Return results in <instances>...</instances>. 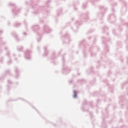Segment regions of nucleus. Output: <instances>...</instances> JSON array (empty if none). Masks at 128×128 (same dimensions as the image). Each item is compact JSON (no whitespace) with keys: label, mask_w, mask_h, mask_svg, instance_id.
<instances>
[{"label":"nucleus","mask_w":128,"mask_h":128,"mask_svg":"<svg viewBox=\"0 0 128 128\" xmlns=\"http://www.w3.org/2000/svg\"><path fill=\"white\" fill-rule=\"evenodd\" d=\"M22 48H24L22 46H18L17 48V50H18V52H22Z\"/></svg>","instance_id":"nucleus-15"},{"label":"nucleus","mask_w":128,"mask_h":128,"mask_svg":"<svg viewBox=\"0 0 128 128\" xmlns=\"http://www.w3.org/2000/svg\"><path fill=\"white\" fill-rule=\"evenodd\" d=\"M10 6H13V8H14L12 9V12L14 16H16V14H18L19 12L18 8H16V5L12 3H10Z\"/></svg>","instance_id":"nucleus-6"},{"label":"nucleus","mask_w":128,"mask_h":128,"mask_svg":"<svg viewBox=\"0 0 128 128\" xmlns=\"http://www.w3.org/2000/svg\"><path fill=\"white\" fill-rule=\"evenodd\" d=\"M48 2H50V0H48Z\"/></svg>","instance_id":"nucleus-35"},{"label":"nucleus","mask_w":128,"mask_h":128,"mask_svg":"<svg viewBox=\"0 0 128 128\" xmlns=\"http://www.w3.org/2000/svg\"><path fill=\"white\" fill-rule=\"evenodd\" d=\"M102 30H105L106 32H108V29L106 27H104V28H103Z\"/></svg>","instance_id":"nucleus-19"},{"label":"nucleus","mask_w":128,"mask_h":128,"mask_svg":"<svg viewBox=\"0 0 128 128\" xmlns=\"http://www.w3.org/2000/svg\"><path fill=\"white\" fill-rule=\"evenodd\" d=\"M84 56L86 57V54H84Z\"/></svg>","instance_id":"nucleus-38"},{"label":"nucleus","mask_w":128,"mask_h":128,"mask_svg":"<svg viewBox=\"0 0 128 128\" xmlns=\"http://www.w3.org/2000/svg\"><path fill=\"white\" fill-rule=\"evenodd\" d=\"M53 64H54V62H53Z\"/></svg>","instance_id":"nucleus-45"},{"label":"nucleus","mask_w":128,"mask_h":128,"mask_svg":"<svg viewBox=\"0 0 128 128\" xmlns=\"http://www.w3.org/2000/svg\"><path fill=\"white\" fill-rule=\"evenodd\" d=\"M14 26L15 28H20V24L16 22L14 24Z\"/></svg>","instance_id":"nucleus-14"},{"label":"nucleus","mask_w":128,"mask_h":128,"mask_svg":"<svg viewBox=\"0 0 128 128\" xmlns=\"http://www.w3.org/2000/svg\"><path fill=\"white\" fill-rule=\"evenodd\" d=\"M77 97H78V94H77L76 90H74L73 98H76Z\"/></svg>","instance_id":"nucleus-11"},{"label":"nucleus","mask_w":128,"mask_h":128,"mask_svg":"<svg viewBox=\"0 0 128 128\" xmlns=\"http://www.w3.org/2000/svg\"><path fill=\"white\" fill-rule=\"evenodd\" d=\"M13 56H16V54H13Z\"/></svg>","instance_id":"nucleus-32"},{"label":"nucleus","mask_w":128,"mask_h":128,"mask_svg":"<svg viewBox=\"0 0 128 128\" xmlns=\"http://www.w3.org/2000/svg\"><path fill=\"white\" fill-rule=\"evenodd\" d=\"M36 110L38 112V110H36Z\"/></svg>","instance_id":"nucleus-49"},{"label":"nucleus","mask_w":128,"mask_h":128,"mask_svg":"<svg viewBox=\"0 0 128 128\" xmlns=\"http://www.w3.org/2000/svg\"><path fill=\"white\" fill-rule=\"evenodd\" d=\"M100 8L101 10V12L99 13L98 16H100V18H102L104 16V14L106 12V8L104 6H100Z\"/></svg>","instance_id":"nucleus-5"},{"label":"nucleus","mask_w":128,"mask_h":128,"mask_svg":"<svg viewBox=\"0 0 128 128\" xmlns=\"http://www.w3.org/2000/svg\"><path fill=\"white\" fill-rule=\"evenodd\" d=\"M0 54H2V50H0Z\"/></svg>","instance_id":"nucleus-36"},{"label":"nucleus","mask_w":128,"mask_h":128,"mask_svg":"<svg viewBox=\"0 0 128 128\" xmlns=\"http://www.w3.org/2000/svg\"><path fill=\"white\" fill-rule=\"evenodd\" d=\"M105 50L107 51L108 52V48L106 47Z\"/></svg>","instance_id":"nucleus-28"},{"label":"nucleus","mask_w":128,"mask_h":128,"mask_svg":"<svg viewBox=\"0 0 128 128\" xmlns=\"http://www.w3.org/2000/svg\"><path fill=\"white\" fill-rule=\"evenodd\" d=\"M74 32H76V28H75V30H74Z\"/></svg>","instance_id":"nucleus-33"},{"label":"nucleus","mask_w":128,"mask_h":128,"mask_svg":"<svg viewBox=\"0 0 128 128\" xmlns=\"http://www.w3.org/2000/svg\"><path fill=\"white\" fill-rule=\"evenodd\" d=\"M87 14H88V13H87L86 14L80 15L79 20L76 22L75 24H78V26H80L82 24L83 22H86V18L88 16Z\"/></svg>","instance_id":"nucleus-2"},{"label":"nucleus","mask_w":128,"mask_h":128,"mask_svg":"<svg viewBox=\"0 0 128 128\" xmlns=\"http://www.w3.org/2000/svg\"><path fill=\"white\" fill-rule=\"evenodd\" d=\"M85 40H83L81 42L80 44H84Z\"/></svg>","instance_id":"nucleus-25"},{"label":"nucleus","mask_w":128,"mask_h":128,"mask_svg":"<svg viewBox=\"0 0 128 128\" xmlns=\"http://www.w3.org/2000/svg\"><path fill=\"white\" fill-rule=\"evenodd\" d=\"M2 34V30H0V34Z\"/></svg>","instance_id":"nucleus-31"},{"label":"nucleus","mask_w":128,"mask_h":128,"mask_svg":"<svg viewBox=\"0 0 128 128\" xmlns=\"http://www.w3.org/2000/svg\"><path fill=\"white\" fill-rule=\"evenodd\" d=\"M63 60V74H68L70 72V69L68 68V67L65 66H64V58H63L62 59Z\"/></svg>","instance_id":"nucleus-8"},{"label":"nucleus","mask_w":128,"mask_h":128,"mask_svg":"<svg viewBox=\"0 0 128 128\" xmlns=\"http://www.w3.org/2000/svg\"><path fill=\"white\" fill-rule=\"evenodd\" d=\"M23 34H24V36H28V34H26V32H24Z\"/></svg>","instance_id":"nucleus-26"},{"label":"nucleus","mask_w":128,"mask_h":128,"mask_svg":"<svg viewBox=\"0 0 128 128\" xmlns=\"http://www.w3.org/2000/svg\"><path fill=\"white\" fill-rule=\"evenodd\" d=\"M86 50H88V46L86 47Z\"/></svg>","instance_id":"nucleus-47"},{"label":"nucleus","mask_w":128,"mask_h":128,"mask_svg":"<svg viewBox=\"0 0 128 128\" xmlns=\"http://www.w3.org/2000/svg\"><path fill=\"white\" fill-rule=\"evenodd\" d=\"M72 20H74V18H72Z\"/></svg>","instance_id":"nucleus-44"},{"label":"nucleus","mask_w":128,"mask_h":128,"mask_svg":"<svg viewBox=\"0 0 128 128\" xmlns=\"http://www.w3.org/2000/svg\"><path fill=\"white\" fill-rule=\"evenodd\" d=\"M24 24L26 28V30H28V24L26 22H24Z\"/></svg>","instance_id":"nucleus-21"},{"label":"nucleus","mask_w":128,"mask_h":128,"mask_svg":"<svg viewBox=\"0 0 128 128\" xmlns=\"http://www.w3.org/2000/svg\"><path fill=\"white\" fill-rule=\"evenodd\" d=\"M43 31L44 34H50L52 29L48 27V25H44L43 28Z\"/></svg>","instance_id":"nucleus-7"},{"label":"nucleus","mask_w":128,"mask_h":128,"mask_svg":"<svg viewBox=\"0 0 128 128\" xmlns=\"http://www.w3.org/2000/svg\"><path fill=\"white\" fill-rule=\"evenodd\" d=\"M14 60H18V58H15Z\"/></svg>","instance_id":"nucleus-39"},{"label":"nucleus","mask_w":128,"mask_h":128,"mask_svg":"<svg viewBox=\"0 0 128 128\" xmlns=\"http://www.w3.org/2000/svg\"><path fill=\"white\" fill-rule=\"evenodd\" d=\"M38 50H40V47H38Z\"/></svg>","instance_id":"nucleus-34"},{"label":"nucleus","mask_w":128,"mask_h":128,"mask_svg":"<svg viewBox=\"0 0 128 128\" xmlns=\"http://www.w3.org/2000/svg\"><path fill=\"white\" fill-rule=\"evenodd\" d=\"M62 14V10L60 9L57 12V16H60Z\"/></svg>","instance_id":"nucleus-17"},{"label":"nucleus","mask_w":128,"mask_h":128,"mask_svg":"<svg viewBox=\"0 0 128 128\" xmlns=\"http://www.w3.org/2000/svg\"><path fill=\"white\" fill-rule=\"evenodd\" d=\"M37 42H40V38L39 39H38Z\"/></svg>","instance_id":"nucleus-29"},{"label":"nucleus","mask_w":128,"mask_h":128,"mask_svg":"<svg viewBox=\"0 0 128 128\" xmlns=\"http://www.w3.org/2000/svg\"><path fill=\"white\" fill-rule=\"evenodd\" d=\"M13 36H15L16 38V40L18 42H20V39L18 38V34H16V33H14Z\"/></svg>","instance_id":"nucleus-12"},{"label":"nucleus","mask_w":128,"mask_h":128,"mask_svg":"<svg viewBox=\"0 0 128 128\" xmlns=\"http://www.w3.org/2000/svg\"><path fill=\"white\" fill-rule=\"evenodd\" d=\"M32 30L34 32H38V30H40V26L38 25H34L32 28Z\"/></svg>","instance_id":"nucleus-9"},{"label":"nucleus","mask_w":128,"mask_h":128,"mask_svg":"<svg viewBox=\"0 0 128 128\" xmlns=\"http://www.w3.org/2000/svg\"><path fill=\"white\" fill-rule=\"evenodd\" d=\"M15 72H16L15 78H18V76H20V70L18 67H16L15 68Z\"/></svg>","instance_id":"nucleus-10"},{"label":"nucleus","mask_w":128,"mask_h":128,"mask_svg":"<svg viewBox=\"0 0 128 128\" xmlns=\"http://www.w3.org/2000/svg\"><path fill=\"white\" fill-rule=\"evenodd\" d=\"M12 64V59H10L9 61L7 62V64L10 65Z\"/></svg>","instance_id":"nucleus-16"},{"label":"nucleus","mask_w":128,"mask_h":128,"mask_svg":"<svg viewBox=\"0 0 128 128\" xmlns=\"http://www.w3.org/2000/svg\"><path fill=\"white\" fill-rule=\"evenodd\" d=\"M72 80H70V84H72Z\"/></svg>","instance_id":"nucleus-30"},{"label":"nucleus","mask_w":128,"mask_h":128,"mask_svg":"<svg viewBox=\"0 0 128 128\" xmlns=\"http://www.w3.org/2000/svg\"><path fill=\"white\" fill-rule=\"evenodd\" d=\"M63 44H68L70 41V35L66 33L61 37Z\"/></svg>","instance_id":"nucleus-3"},{"label":"nucleus","mask_w":128,"mask_h":128,"mask_svg":"<svg viewBox=\"0 0 128 128\" xmlns=\"http://www.w3.org/2000/svg\"><path fill=\"white\" fill-rule=\"evenodd\" d=\"M8 84H12V81H10V80H8Z\"/></svg>","instance_id":"nucleus-22"},{"label":"nucleus","mask_w":128,"mask_h":128,"mask_svg":"<svg viewBox=\"0 0 128 128\" xmlns=\"http://www.w3.org/2000/svg\"><path fill=\"white\" fill-rule=\"evenodd\" d=\"M44 54H43V56H48V50H46V47H45L44 48Z\"/></svg>","instance_id":"nucleus-13"},{"label":"nucleus","mask_w":128,"mask_h":128,"mask_svg":"<svg viewBox=\"0 0 128 128\" xmlns=\"http://www.w3.org/2000/svg\"><path fill=\"white\" fill-rule=\"evenodd\" d=\"M102 42H106V38H102Z\"/></svg>","instance_id":"nucleus-27"},{"label":"nucleus","mask_w":128,"mask_h":128,"mask_svg":"<svg viewBox=\"0 0 128 128\" xmlns=\"http://www.w3.org/2000/svg\"><path fill=\"white\" fill-rule=\"evenodd\" d=\"M4 44H6V42H4Z\"/></svg>","instance_id":"nucleus-46"},{"label":"nucleus","mask_w":128,"mask_h":128,"mask_svg":"<svg viewBox=\"0 0 128 128\" xmlns=\"http://www.w3.org/2000/svg\"><path fill=\"white\" fill-rule=\"evenodd\" d=\"M32 50H26L24 53L25 58L26 60H30L32 58Z\"/></svg>","instance_id":"nucleus-4"},{"label":"nucleus","mask_w":128,"mask_h":128,"mask_svg":"<svg viewBox=\"0 0 128 128\" xmlns=\"http://www.w3.org/2000/svg\"><path fill=\"white\" fill-rule=\"evenodd\" d=\"M5 50H8V48H6Z\"/></svg>","instance_id":"nucleus-37"},{"label":"nucleus","mask_w":128,"mask_h":128,"mask_svg":"<svg viewBox=\"0 0 128 128\" xmlns=\"http://www.w3.org/2000/svg\"><path fill=\"white\" fill-rule=\"evenodd\" d=\"M10 52H7L6 56H8V58L10 56Z\"/></svg>","instance_id":"nucleus-20"},{"label":"nucleus","mask_w":128,"mask_h":128,"mask_svg":"<svg viewBox=\"0 0 128 128\" xmlns=\"http://www.w3.org/2000/svg\"><path fill=\"white\" fill-rule=\"evenodd\" d=\"M8 24H10V22L8 23Z\"/></svg>","instance_id":"nucleus-43"},{"label":"nucleus","mask_w":128,"mask_h":128,"mask_svg":"<svg viewBox=\"0 0 128 128\" xmlns=\"http://www.w3.org/2000/svg\"><path fill=\"white\" fill-rule=\"evenodd\" d=\"M0 62H2V60H1Z\"/></svg>","instance_id":"nucleus-48"},{"label":"nucleus","mask_w":128,"mask_h":128,"mask_svg":"<svg viewBox=\"0 0 128 128\" xmlns=\"http://www.w3.org/2000/svg\"><path fill=\"white\" fill-rule=\"evenodd\" d=\"M26 4H28V2H26Z\"/></svg>","instance_id":"nucleus-42"},{"label":"nucleus","mask_w":128,"mask_h":128,"mask_svg":"<svg viewBox=\"0 0 128 128\" xmlns=\"http://www.w3.org/2000/svg\"><path fill=\"white\" fill-rule=\"evenodd\" d=\"M86 8V4H83L82 5V8Z\"/></svg>","instance_id":"nucleus-23"},{"label":"nucleus","mask_w":128,"mask_h":128,"mask_svg":"<svg viewBox=\"0 0 128 128\" xmlns=\"http://www.w3.org/2000/svg\"><path fill=\"white\" fill-rule=\"evenodd\" d=\"M5 74H10V70H6V72H5Z\"/></svg>","instance_id":"nucleus-18"},{"label":"nucleus","mask_w":128,"mask_h":128,"mask_svg":"<svg viewBox=\"0 0 128 128\" xmlns=\"http://www.w3.org/2000/svg\"><path fill=\"white\" fill-rule=\"evenodd\" d=\"M40 2V0H37L35 1L34 2H32V8L34 10V12H32V14H38L40 12V10H42V12H46V14L48 13V11L46 10V8L44 6H41V7H38L36 6V4L37 2Z\"/></svg>","instance_id":"nucleus-1"},{"label":"nucleus","mask_w":128,"mask_h":128,"mask_svg":"<svg viewBox=\"0 0 128 128\" xmlns=\"http://www.w3.org/2000/svg\"><path fill=\"white\" fill-rule=\"evenodd\" d=\"M52 58L53 60H54V57Z\"/></svg>","instance_id":"nucleus-40"},{"label":"nucleus","mask_w":128,"mask_h":128,"mask_svg":"<svg viewBox=\"0 0 128 128\" xmlns=\"http://www.w3.org/2000/svg\"><path fill=\"white\" fill-rule=\"evenodd\" d=\"M96 56V54H94L92 52H91V56Z\"/></svg>","instance_id":"nucleus-24"},{"label":"nucleus","mask_w":128,"mask_h":128,"mask_svg":"<svg viewBox=\"0 0 128 128\" xmlns=\"http://www.w3.org/2000/svg\"><path fill=\"white\" fill-rule=\"evenodd\" d=\"M52 56H54V53L53 54V55Z\"/></svg>","instance_id":"nucleus-41"}]
</instances>
